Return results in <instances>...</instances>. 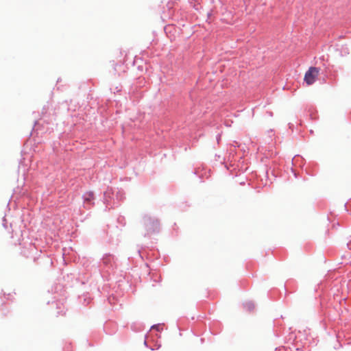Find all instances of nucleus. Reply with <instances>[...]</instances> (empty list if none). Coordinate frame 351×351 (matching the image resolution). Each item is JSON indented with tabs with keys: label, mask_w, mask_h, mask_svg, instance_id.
<instances>
[{
	"label": "nucleus",
	"mask_w": 351,
	"mask_h": 351,
	"mask_svg": "<svg viewBox=\"0 0 351 351\" xmlns=\"http://www.w3.org/2000/svg\"><path fill=\"white\" fill-rule=\"evenodd\" d=\"M319 69L317 67L311 66L309 69L306 72L304 80L308 85L313 84L318 76L319 74Z\"/></svg>",
	"instance_id": "obj_1"
}]
</instances>
